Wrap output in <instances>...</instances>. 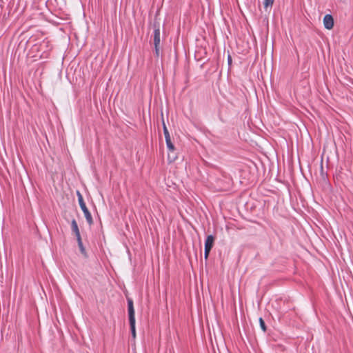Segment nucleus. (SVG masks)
Wrapping results in <instances>:
<instances>
[{"instance_id":"nucleus-10","label":"nucleus","mask_w":353,"mask_h":353,"mask_svg":"<svg viewBox=\"0 0 353 353\" xmlns=\"http://www.w3.org/2000/svg\"><path fill=\"white\" fill-rule=\"evenodd\" d=\"M259 323H260V326H261V329L263 330V331L265 332L266 330V326H265V322L262 318L259 319Z\"/></svg>"},{"instance_id":"nucleus-12","label":"nucleus","mask_w":353,"mask_h":353,"mask_svg":"<svg viewBox=\"0 0 353 353\" xmlns=\"http://www.w3.org/2000/svg\"><path fill=\"white\" fill-rule=\"evenodd\" d=\"M231 61H232L231 57L229 56L228 57V62L230 63Z\"/></svg>"},{"instance_id":"nucleus-7","label":"nucleus","mask_w":353,"mask_h":353,"mask_svg":"<svg viewBox=\"0 0 353 353\" xmlns=\"http://www.w3.org/2000/svg\"><path fill=\"white\" fill-rule=\"evenodd\" d=\"M72 230L74 232L77 239L81 238L79 230L77 221L74 219L71 223Z\"/></svg>"},{"instance_id":"nucleus-2","label":"nucleus","mask_w":353,"mask_h":353,"mask_svg":"<svg viewBox=\"0 0 353 353\" xmlns=\"http://www.w3.org/2000/svg\"><path fill=\"white\" fill-rule=\"evenodd\" d=\"M77 196H78V201H79L80 208L82 210V211L83 212V214L86 219L87 222L88 223L89 225H92L93 223L92 215H91L90 212H89L88 208L86 207V205L83 201V196L79 191H77Z\"/></svg>"},{"instance_id":"nucleus-6","label":"nucleus","mask_w":353,"mask_h":353,"mask_svg":"<svg viewBox=\"0 0 353 353\" xmlns=\"http://www.w3.org/2000/svg\"><path fill=\"white\" fill-rule=\"evenodd\" d=\"M161 42L160 30L155 28L154 30V46H159Z\"/></svg>"},{"instance_id":"nucleus-4","label":"nucleus","mask_w":353,"mask_h":353,"mask_svg":"<svg viewBox=\"0 0 353 353\" xmlns=\"http://www.w3.org/2000/svg\"><path fill=\"white\" fill-rule=\"evenodd\" d=\"M214 236L213 235H208L206 237L205 241V252L204 255L205 258L207 259L208 257L209 253L214 245Z\"/></svg>"},{"instance_id":"nucleus-8","label":"nucleus","mask_w":353,"mask_h":353,"mask_svg":"<svg viewBox=\"0 0 353 353\" xmlns=\"http://www.w3.org/2000/svg\"><path fill=\"white\" fill-rule=\"evenodd\" d=\"M77 240L78 245H79V249H80V250H81V252L82 254H85V248H84V247H83V243H82V241H81V238H79V239H77Z\"/></svg>"},{"instance_id":"nucleus-11","label":"nucleus","mask_w":353,"mask_h":353,"mask_svg":"<svg viewBox=\"0 0 353 353\" xmlns=\"http://www.w3.org/2000/svg\"><path fill=\"white\" fill-rule=\"evenodd\" d=\"M155 48V54L157 57L159 55V46H154Z\"/></svg>"},{"instance_id":"nucleus-1","label":"nucleus","mask_w":353,"mask_h":353,"mask_svg":"<svg viewBox=\"0 0 353 353\" xmlns=\"http://www.w3.org/2000/svg\"><path fill=\"white\" fill-rule=\"evenodd\" d=\"M128 309L129 323H130L132 336L133 339H135L136 338L135 314H134L133 301L130 299H128Z\"/></svg>"},{"instance_id":"nucleus-5","label":"nucleus","mask_w":353,"mask_h":353,"mask_svg":"<svg viewBox=\"0 0 353 353\" xmlns=\"http://www.w3.org/2000/svg\"><path fill=\"white\" fill-rule=\"evenodd\" d=\"M323 24L326 29L331 30L334 26V19L332 15L326 14L323 18Z\"/></svg>"},{"instance_id":"nucleus-3","label":"nucleus","mask_w":353,"mask_h":353,"mask_svg":"<svg viewBox=\"0 0 353 353\" xmlns=\"http://www.w3.org/2000/svg\"><path fill=\"white\" fill-rule=\"evenodd\" d=\"M163 132H164V135H165L166 145L168 149V159L172 161L176 159L175 156L171 157V155H170V153L173 152L175 150V148H174V144L171 141L170 133H169L165 124H163Z\"/></svg>"},{"instance_id":"nucleus-9","label":"nucleus","mask_w":353,"mask_h":353,"mask_svg":"<svg viewBox=\"0 0 353 353\" xmlns=\"http://www.w3.org/2000/svg\"><path fill=\"white\" fill-rule=\"evenodd\" d=\"M274 3V0H265L264 1V6L265 8L271 7Z\"/></svg>"}]
</instances>
